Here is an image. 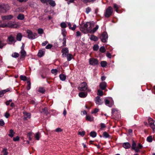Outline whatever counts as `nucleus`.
Wrapping results in <instances>:
<instances>
[{
	"instance_id": "864d4df0",
	"label": "nucleus",
	"mask_w": 155,
	"mask_h": 155,
	"mask_svg": "<svg viewBox=\"0 0 155 155\" xmlns=\"http://www.w3.org/2000/svg\"><path fill=\"white\" fill-rule=\"evenodd\" d=\"M147 140L149 142H151L152 141V137L151 136H149L147 138Z\"/></svg>"
},
{
	"instance_id": "1a4fd4ad",
	"label": "nucleus",
	"mask_w": 155,
	"mask_h": 155,
	"mask_svg": "<svg viewBox=\"0 0 155 155\" xmlns=\"http://www.w3.org/2000/svg\"><path fill=\"white\" fill-rule=\"evenodd\" d=\"M95 102L98 105H101L103 103V102L99 96H97L95 98Z\"/></svg>"
},
{
	"instance_id": "a19ab883",
	"label": "nucleus",
	"mask_w": 155,
	"mask_h": 155,
	"mask_svg": "<svg viewBox=\"0 0 155 155\" xmlns=\"http://www.w3.org/2000/svg\"><path fill=\"white\" fill-rule=\"evenodd\" d=\"M80 29L81 31L84 33H87V31L83 26L81 27Z\"/></svg>"
},
{
	"instance_id": "2eb2a0df",
	"label": "nucleus",
	"mask_w": 155,
	"mask_h": 155,
	"mask_svg": "<svg viewBox=\"0 0 155 155\" xmlns=\"http://www.w3.org/2000/svg\"><path fill=\"white\" fill-rule=\"evenodd\" d=\"M8 41L11 42H15L16 41V40L15 39V38L12 36V35H10L8 37Z\"/></svg>"
},
{
	"instance_id": "8fccbe9b",
	"label": "nucleus",
	"mask_w": 155,
	"mask_h": 155,
	"mask_svg": "<svg viewBox=\"0 0 155 155\" xmlns=\"http://www.w3.org/2000/svg\"><path fill=\"white\" fill-rule=\"evenodd\" d=\"M85 132L84 131H82V132L79 131L78 133V135H81V136H84L85 134Z\"/></svg>"
},
{
	"instance_id": "6e6d98bb",
	"label": "nucleus",
	"mask_w": 155,
	"mask_h": 155,
	"mask_svg": "<svg viewBox=\"0 0 155 155\" xmlns=\"http://www.w3.org/2000/svg\"><path fill=\"white\" fill-rule=\"evenodd\" d=\"M7 149L6 148H4L2 152H4V155H7L8 154V152L7 151Z\"/></svg>"
},
{
	"instance_id": "39448f33",
	"label": "nucleus",
	"mask_w": 155,
	"mask_h": 155,
	"mask_svg": "<svg viewBox=\"0 0 155 155\" xmlns=\"http://www.w3.org/2000/svg\"><path fill=\"white\" fill-rule=\"evenodd\" d=\"M89 63L90 65L94 66L98 65L99 62L97 59L91 58L89 59Z\"/></svg>"
},
{
	"instance_id": "a878e982",
	"label": "nucleus",
	"mask_w": 155,
	"mask_h": 155,
	"mask_svg": "<svg viewBox=\"0 0 155 155\" xmlns=\"http://www.w3.org/2000/svg\"><path fill=\"white\" fill-rule=\"evenodd\" d=\"M60 79L62 81H64L66 79V76L63 74H61L59 75Z\"/></svg>"
},
{
	"instance_id": "9b49d317",
	"label": "nucleus",
	"mask_w": 155,
	"mask_h": 155,
	"mask_svg": "<svg viewBox=\"0 0 155 155\" xmlns=\"http://www.w3.org/2000/svg\"><path fill=\"white\" fill-rule=\"evenodd\" d=\"M100 87L102 90H104L106 87L107 83L105 82H103L100 83Z\"/></svg>"
},
{
	"instance_id": "69168bd1",
	"label": "nucleus",
	"mask_w": 155,
	"mask_h": 155,
	"mask_svg": "<svg viewBox=\"0 0 155 155\" xmlns=\"http://www.w3.org/2000/svg\"><path fill=\"white\" fill-rule=\"evenodd\" d=\"M10 114L8 112H6L5 113V116L6 118H8Z\"/></svg>"
},
{
	"instance_id": "3c124183",
	"label": "nucleus",
	"mask_w": 155,
	"mask_h": 155,
	"mask_svg": "<svg viewBox=\"0 0 155 155\" xmlns=\"http://www.w3.org/2000/svg\"><path fill=\"white\" fill-rule=\"evenodd\" d=\"M99 48V46L97 45H95L93 48L94 50L97 51Z\"/></svg>"
},
{
	"instance_id": "49530a36",
	"label": "nucleus",
	"mask_w": 155,
	"mask_h": 155,
	"mask_svg": "<svg viewBox=\"0 0 155 155\" xmlns=\"http://www.w3.org/2000/svg\"><path fill=\"white\" fill-rule=\"evenodd\" d=\"M62 34L64 38L66 36V32L65 29H63L62 30Z\"/></svg>"
},
{
	"instance_id": "5701e85b",
	"label": "nucleus",
	"mask_w": 155,
	"mask_h": 155,
	"mask_svg": "<svg viewBox=\"0 0 155 155\" xmlns=\"http://www.w3.org/2000/svg\"><path fill=\"white\" fill-rule=\"evenodd\" d=\"M44 51L42 50H40L38 53V56L40 57H41L44 55Z\"/></svg>"
},
{
	"instance_id": "4d7b16f0",
	"label": "nucleus",
	"mask_w": 155,
	"mask_h": 155,
	"mask_svg": "<svg viewBox=\"0 0 155 155\" xmlns=\"http://www.w3.org/2000/svg\"><path fill=\"white\" fill-rule=\"evenodd\" d=\"M53 46V45L51 44H48L45 47V48L47 49H49L51 48Z\"/></svg>"
},
{
	"instance_id": "37998d69",
	"label": "nucleus",
	"mask_w": 155,
	"mask_h": 155,
	"mask_svg": "<svg viewBox=\"0 0 155 155\" xmlns=\"http://www.w3.org/2000/svg\"><path fill=\"white\" fill-rule=\"evenodd\" d=\"M84 3H86L88 2H93L96 0H81Z\"/></svg>"
},
{
	"instance_id": "a211bd4d",
	"label": "nucleus",
	"mask_w": 155,
	"mask_h": 155,
	"mask_svg": "<svg viewBox=\"0 0 155 155\" xmlns=\"http://www.w3.org/2000/svg\"><path fill=\"white\" fill-rule=\"evenodd\" d=\"M87 95V93L86 92H81L79 93L78 95L81 97L84 98L86 97Z\"/></svg>"
},
{
	"instance_id": "7ed1b4c3",
	"label": "nucleus",
	"mask_w": 155,
	"mask_h": 155,
	"mask_svg": "<svg viewBox=\"0 0 155 155\" xmlns=\"http://www.w3.org/2000/svg\"><path fill=\"white\" fill-rule=\"evenodd\" d=\"M113 11L112 8L110 7H109L106 10L104 13V15L106 18H109L110 16L112 13Z\"/></svg>"
},
{
	"instance_id": "ea45409f",
	"label": "nucleus",
	"mask_w": 155,
	"mask_h": 155,
	"mask_svg": "<svg viewBox=\"0 0 155 155\" xmlns=\"http://www.w3.org/2000/svg\"><path fill=\"white\" fill-rule=\"evenodd\" d=\"M40 134L39 132H38L35 134V137L37 140H39Z\"/></svg>"
},
{
	"instance_id": "c85d7f7f",
	"label": "nucleus",
	"mask_w": 155,
	"mask_h": 155,
	"mask_svg": "<svg viewBox=\"0 0 155 155\" xmlns=\"http://www.w3.org/2000/svg\"><path fill=\"white\" fill-rule=\"evenodd\" d=\"M90 136L92 137H95L97 136V133L95 131H91L90 134Z\"/></svg>"
},
{
	"instance_id": "b1692460",
	"label": "nucleus",
	"mask_w": 155,
	"mask_h": 155,
	"mask_svg": "<svg viewBox=\"0 0 155 155\" xmlns=\"http://www.w3.org/2000/svg\"><path fill=\"white\" fill-rule=\"evenodd\" d=\"M103 137L105 138H111V136L106 132H104L103 134Z\"/></svg>"
},
{
	"instance_id": "a18cd8bd",
	"label": "nucleus",
	"mask_w": 155,
	"mask_h": 155,
	"mask_svg": "<svg viewBox=\"0 0 155 155\" xmlns=\"http://www.w3.org/2000/svg\"><path fill=\"white\" fill-rule=\"evenodd\" d=\"M20 79L23 81H26L27 80V77L25 76L21 75L20 76Z\"/></svg>"
},
{
	"instance_id": "f03ea898",
	"label": "nucleus",
	"mask_w": 155,
	"mask_h": 155,
	"mask_svg": "<svg viewBox=\"0 0 155 155\" xmlns=\"http://www.w3.org/2000/svg\"><path fill=\"white\" fill-rule=\"evenodd\" d=\"M28 34V38L31 39H34L37 37V34L36 33H33V32L30 30H28L27 31Z\"/></svg>"
},
{
	"instance_id": "7c9ffc66",
	"label": "nucleus",
	"mask_w": 155,
	"mask_h": 155,
	"mask_svg": "<svg viewBox=\"0 0 155 155\" xmlns=\"http://www.w3.org/2000/svg\"><path fill=\"white\" fill-rule=\"evenodd\" d=\"M15 133L14 132L13 130L11 129L9 130V134H8V136L11 137H12L14 136Z\"/></svg>"
},
{
	"instance_id": "052dcab7",
	"label": "nucleus",
	"mask_w": 155,
	"mask_h": 155,
	"mask_svg": "<svg viewBox=\"0 0 155 155\" xmlns=\"http://www.w3.org/2000/svg\"><path fill=\"white\" fill-rule=\"evenodd\" d=\"M13 139L14 141H18L19 140V137L17 136L16 137H14Z\"/></svg>"
},
{
	"instance_id": "c9c22d12",
	"label": "nucleus",
	"mask_w": 155,
	"mask_h": 155,
	"mask_svg": "<svg viewBox=\"0 0 155 155\" xmlns=\"http://www.w3.org/2000/svg\"><path fill=\"white\" fill-rule=\"evenodd\" d=\"M38 33L39 34H42L44 33L43 29L41 28H39L38 30Z\"/></svg>"
},
{
	"instance_id": "f257e3e1",
	"label": "nucleus",
	"mask_w": 155,
	"mask_h": 155,
	"mask_svg": "<svg viewBox=\"0 0 155 155\" xmlns=\"http://www.w3.org/2000/svg\"><path fill=\"white\" fill-rule=\"evenodd\" d=\"M10 9V7L8 4H3L1 5L0 13H6Z\"/></svg>"
},
{
	"instance_id": "bf43d9fd",
	"label": "nucleus",
	"mask_w": 155,
	"mask_h": 155,
	"mask_svg": "<svg viewBox=\"0 0 155 155\" xmlns=\"http://www.w3.org/2000/svg\"><path fill=\"white\" fill-rule=\"evenodd\" d=\"M97 94L100 96H102L103 95V91L100 90H98L97 91Z\"/></svg>"
},
{
	"instance_id": "603ef678",
	"label": "nucleus",
	"mask_w": 155,
	"mask_h": 155,
	"mask_svg": "<svg viewBox=\"0 0 155 155\" xmlns=\"http://www.w3.org/2000/svg\"><path fill=\"white\" fill-rule=\"evenodd\" d=\"M66 39L65 38H64L63 39V42L62 43V46L64 47L66 46Z\"/></svg>"
},
{
	"instance_id": "774afa93",
	"label": "nucleus",
	"mask_w": 155,
	"mask_h": 155,
	"mask_svg": "<svg viewBox=\"0 0 155 155\" xmlns=\"http://www.w3.org/2000/svg\"><path fill=\"white\" fill-rule=\"evenodd\" d=\"M106 56L109 58H111V54L110 53L108 52L107 53Z\"/></svg>"
},
{
	"instance_id": "e2e57ef3",
	"label": "nucleus",
	"mask_w": 155,
	"mask_h": 155,
	"mask_svg": "<svg viewBox=\"0 0 155 155\" xmlns=\"http://www.w3.org/2000/svg\"><path fill=\"white\" fill-rule=\"evenodd\" d=\"M99 110V109L97 108H95V109L94 110V111H91V114H93L94 113H96L97 112H98Z\"/></svg>"
},
{
	"instance_id": "2f4dec72",
	"label": "nucleus",
	"mask_w": 155,
	"mask_h": 155,
	"mask_svg": "<svg viewBox=\"0 0 155 155\" xmlns=\"http://www.w3.org/2000/svg\"><path fill=\"white\" fill-rule=\"evenodd\" d=\"M87 23H89L90 24V26H91V25L92 24L91 22H90L89 23L87 22L86 24H84V25L83 27L85 28V29L87 31H88V30H90V29H88V28H87V27L88 26V25L87 24Z\"/></svg>"
},
{
	"instance_id": "412c9836",
	"label": "nucleus",
	"mask_w": 155,
	"mask_h": 155,
	"mask_svg": "<svg viewBox=\"0 0 155 155\" xmlns=\"http://www.w3.org/2000/svg\"><path fill=\"white\" fill-rule=\"evenodd\" d=\"M149 123L150 127L153 130H154L155 129V125L154 124L153 121L150 122V121L149 120Z\"/></svg>"
},
{
	"instance_id": "393cba45",
	"label": "nucleus",
	"mask_w": 155,
	"mask_h": 155,
	"mask_svg": "<svg viewBox=\"0 0 155 155\" xmlns=\"http://www.w3.org/2000/svg\"><path fill=\"white\" fill-rule=\"evenodd\" d=\"M41 112H43L46 115H47L48 113V108L47 107H45L44 108H43L42 109V111Z\"/></svg>"
},
{
	"instance_id": "cd10ccee",
	"label": "nucleus",
	"mask_w": 155,
	"mask_h": 155,
	"mask_svg": "<svg viewBox=\"0 0 155 155\" xmlns=\"http://www.w3.org/2000/svg\"><path fill=\"white\" fill-rule=\"evenodd\" d=\"M66 56L68 61H71L72 58V55L71 54H67Z\"/></svg>"
},
{
	"instance_id": "dca6fc26",
	"label": "nucleus",
	"mask_w": 155,
	"mask_h": 155,
	"mask_svg": "<svg viewBox=\"0 0 155 155\" xmlns=\"http://www.w3.org/2000/svg\"><path fill=\"white\" fill-rule=\"evenodd\" d=\"M21 58H24L26 55V52L24 49L21 50Z\"/></svg>"
},
{
	"instance_id": "aec40b11",
	"label": "nucleus",
	"mask_w": 155,
	"mask_h": 155,
	"mask_svg": "<svg viewBox=\"0 0 155 155\" xmlns=\"http://www.w3.org/2000/svg\"><path fill=\"white\" fill-rule=\"evenodd\" d=\"M22 37V35L21 34V33H18L17 34L16 36V40L18 41H20L21 40Z\"/></svg>"
},
{
	"instance_id": "423d86ee",
	"label": "nucleus",
	"mask_w": 155,
	"mask_h": 155,
	"mask_svg": "<svg viewBox=\"0 0 155 155\" xmlns=\"http://www.w3.org/2000/svg\"><path fill=\"white\" fill-rule=\"evenodd\" d=\"M87 85L85 82L81 83L78 87V89L81 91H84L87 89Z\"/></svg>"
},
{
	"instance_id": "f8f14e48",
	"label": "nucleus",
	"mask_w": 155,
	"mask_h": 155,
	"mask_svg": "<svg viewBox=\"0 0 155 155\" xmlns=\"http://www.w3.org/2000/svg\"><path fill=\"white\" fill-rule=\"evenodd\" d=\"M24 120H26L28 119H30L31 117V114L30 113H24Z\"/></svg>"
},
{
	"instance_id": "79ce46f5",
	"label": "nucleus",
	"mask_w": 155,
	"mask_h": 155,
	"mask_svg": "<svg viewBox=\"0 0 155 155\" xmlns=\"http://www.w3.org/2000/svg\"><path fill=\"white\" fill-rule=\"evenodd\" d=\"M51 72L52 74L56 75L57 74L58 70L56 69H52L51 70Z\"/></svg>"
},
{
	"instance_id": "bb28decb",
	"label": "nucleus",
	"mask_w": 155,
	"mask_h": 155,
	"mask_svg": "<svg viewBox=\"0 0 155 155\" xmlns=\"http://www.w3.org/2000/svg\"><path fill=\"white\" fill-rule=\"evenodd\" d=\"M41 2L45 3L47 5H49L50 1L51 0H40Z\"/></svg>"
},
{
	"instance_id": "680f3d73",
	"label": "nucleus",
	"mask_w": 155,
	"mask_h": 155,
	"mask_svg": "<svg viewBox=\"0 0 155 155\" xmlns=\"http://www.w3.org/2000/svg\"><path fill=\"white\" fill-rule=\"evenodd\" d=\"M0 27L3 28L7 27V24H2L0 25Z\"/></svg>"
},
{
	"instance_id": "f704fd0d",
	"label": "nucleus",
	"mask_w": 155,
	"mask_h": 155,
	"mask_svg": "<svg viewBox=\"0 0 155 155\" xmlns=\"http://www.w3.org/2000/svg\"><path fill=\"white\" fill-rule=\"evenodd\" d=\"M12 56L13 58H17L19 56V54L18 53L14 52L12 54Z\"/></svg>"
},
{
	"instance_id": "473e14b6",
	"label": "nucleus",
	"mask_w": 155,
	"mask_h": 155,
	"mask_svg": "<svg viewBox=\"0 0 155 155\" xmlns=\"http://www.w3.org/2000/svg\"><path fill=\"white\" fill-rule=\"evenodd\" d=\"M38 91L40 93H44L45 91V90L44 87H40L39 88Z\"/></svg>"
},
{
	"instance_id": "f3484780",
	"label": "nucleus",
	"mask_w": 155,
	"mask_h": 155,
	"mask_svg": "<svg viewBox=\"0 0 155 155\" xmlns=\"http://www.w3.org/2000/svg\"><path fill=\"white\" fill-rule=\"evenodd\" d=\"M90 39L91 40L95 41H97L98 40L97 37L94 35H91L90 36Z\"/></svg>"
},
{
	"instance_id": "58836bf2",
	"label": "nucleus",
	"mask_w": 155,
	"mask_h": 155,
	"mask_svg": "<svg viewBox=\"0 0 155 155\" xmlns=\"http://www.w3.org/2000/svg\"><path fill=\"white\" fill-rule=\"evenodd\" d=\"M114 8L115 9L116 11L118 12V9L119 8V6H118L116 4H114Z\"/></svg>"
},
{
	"instance_id": "ddd939ff",
	"label": "nucleus",
	"mask_w": 155,
	"mask_h": 155,
	"mask_svg": "<svg viewBox=\"0 0 155 155\" xmlns=\"http://www.w3.org/2000/svg\"><path fill=\"white\" fill-rule=\"evenodd\" d=\"M123 147L125 149H128L131 147L130 144L128 142H125L123 143Z\"/></svg>"
},
{
	"instance_id": "4be33fe9",
	"label": "nucleus",
	"mask_w": 155,
	"mask_h": 155,
	"mask_svg": "<svg viewBox=\"0 0 155 155\" xmlns=\"http://www.w3.org/2000/svg\"><path fill=\"white\" fill-rule=\"evenodd\" d=\"M24 18L25 17L24 15L21 14H19L17 17L18 19L20 20H23Z\"/></svg>"
},
{
	"instance_id": "13d9d810",
	"label": "nucleus",
	"mask_w": 155,
	"mask_h": 155,
	"mask_svg": "<svg viewBox=\"0 0 155 155\" xmlns=\"http://www.w3.org/2000/svg\"><path fill=\"white\" fill-rule=\"evenodd\" d=\"M5 122L2 119H1L0 120V126H4L5 125Z\"/></svg>"
},
{
	"instance_id": "338daca9",
	"label": "nucleus",
	"mask_w": 155,
	"mask_h": 155,
	"mask_svg": "<svg viewBox=\"0 0 155 155\" xmlns=\"http://www.w3.org/2000/svg\"><path fill=\"white\" fill-rule=\"evenodd\" d=\"M62 130L59 127L57 128L55 130V131L58 132H61Z\"/></svg>"
},
{
	"instance_id": "c03bdc74",
	"label": "nucleus",
	"mask_w": 155,
	"mask_h": 155,
	"mask_svg": "<svg viewBox=\"0 0 155 155\" xmlns=\"http://www.w3.org/2000/svg\"><path fill=\"white\" fill-rule=\"evenodd\" d=\"M60 25L62 28H65L67 27V25L64 22H63L61 23Z\"/></svg>"
},
{
	"instance_id": "4c0bfd02",
	"label": "nucleus",
	"mask_w": 155,
	"mask_h": 155,
	"mask_svg": "<svg viewBox=\"0 0 155 155\" xmlns=\"http://www.w3.org/2000/svg\"><path fill=\"white\" fill-rule=\"evenodd\" d=\"M49 5L51 6L54 7L55 6L56 3H55V2L54 1H53V0H51L50 1V3Z\"/></svg>"
},
{
	"instance_id": "0e129e2a",
	"label": "nucleus",
	"mask_w": 155,
	"mask_h": 155,
	"mask_svg": "<svg viewBox=\"0 0 155 155\" xmlns=\"http://www.w3.org/2000/svg\"><path fill=\"white\" fill-rule=\"evenodd\" d=\"M105 103L106 105H107L110 103V101L107 99H105L104 100Z\"/></svg>"
},
{
	"instance_id": "72a5a7b5",
	"label": "nucleus",
	"mask_w": 155,
	"mask_h": 155,
	"mask_svg": "<svg viewBox=\"0 0 155 155\" xmlns=\"http://www.w3.org/2000/svg\"><path fill=\"white\" fill-rule=\"evenodd\" d=\"M107 63L106 61H103L101 63V66L103 67H105L107 65Z\"/></svg>"
},
{
	"instance_id": "de8ad7c7",
	"label": "nucleus",
	"mask_w": 155,
	"mask_h": 155,
	"mask_svg": "<svg viewBox=\"0 0 155 155\" xmlns=\"http://www.w3.org/2000/svg\"><path fill=\"white\" fill-rule=\"evenodd\" d=\"M100 51L102 53L105 52L106 51V49L104 46H102L100 48Z\"/></svg>"
},
{
	"instance_id": "09e8293b",
	"label": "nucleus",
	"mask_w": 155,
	"mask_h": 155,
	"mask_svg": "<svg viewBox=\"0 0 155 155\" xmlns=\"http://www.w3.org/2000/svg\"><path fill=\"white\" fill-rule=\"evenodd\" d=\"M136 144L135 142L133 141L132 146V149H134L136 148Z\"/></svg>"
},
{
	"instance_id": "c756f323",
	"label": "nucleus",
	"mask_w": 155,
	"mask_h": 155,
	"mask_svg": "<svg viewBox=\"0 0 155 155\" xmlns=\"http://www.w3.org/2000/svg\"><path fill=\"white\" fill-rule=\"evenodd\" d=\"M86 119L88 121H91L93 120L94 118L92 117H91L89 115H87L86 116Z\"/></svg>"
},
{
	"instance_id": "4468645a",
	"label": "nucleus",
	"mask_w": 155,
	"mask_h": 155,
	"mask_svg": "<svg viewBox=\"0 0 155 155\" xmlns=\"http://www.w3.org/2000/svg\"><path fill=\"white\" fill-rule=\"evenodd\" d=\"M99 26L97 25L96 26L95 28H93V29H90L88 30V31L91 33H95L97 30L98 29Z\"/></svg>"
},
{
	"instance_id": "5fc2aeb1",
	"label": "nucleus",
	"mask_w": 155,
	"mask_h": 155,
	"mask_svg": "<svg viewBox=\"0 0 155 155\" xmlns=\"http://www.w3.org/2000/svg\"><path fill=\"white\" fill-rule=\"evenodd\" d=\"M91 9L89 7H87L86 9V13L88 14V13L91 11Z\"/></svg>"
},
{
	"instance_id": "e433bc0d",
	"label": "nucleus",
	"mask_w": 155,
	"mask_h": 155,
	"mask_svg": "<svg viewBox=\"0 0 155 155\" xmlns=\"http://www.w3.org/2000/svg\"><path fill=\"white\" fill-rule=\"evenodd\" d=\"M27 90H28L30 89L31 83L30 81H28L27 82Z\"/></svg>"
},
{
	"instance_id": "6ab92c4d",
	"label": "nucleus",
	"mask_w": 155,
	"mask_h": 155,
	"mask_svg": "<svg viewBox=\"0 0 155 155\" xmlns=\"http://www.w3.org/2000/svg\"><path fill=\"white\" fill-rule=\"evenodd\" d=\"M68 26L69 28L72 31H74L76 28V25L75 24L73 25V27H71V25L70 22L68 23Z\"/></svg>"
},
{
	"instance_id": "6e6552de",
	"label": "nucleus",
	"mask_w": 155,
	"mask_h": 155,
	"mask_svg": "<svg viewBox=\"0 0 155 155\" xmlns=\"http://www.w3.org/2000/svg\"><path fill=\"white\" fill-rule=\"evenodd\" d=\"M68 50L67 48H64L61 50V52L62 53V55L63 57H66L67 54H68Z\"/></svg>"
},
{
	"instance_id": "9d476101",
	"label": "nucleus",
	"mask_w": 155,
	"mask_h": 155,
	"mask_svg": "<svg viewBox=\"0 0 155 155\" xmlns=\"http://www.w3.org/2000/svg\"><path fill=\"white\" fill-rule=\"evenodd\" d=\"M1 18L3 20H10L13 18V16L12 15H10L6 16H2Z\"/></svg>"
},
{
	"instance_id": "0eeeda50",
	"label": "nucleus",
	"mask_w": 155,
	"mask_h": 155,
	"mask_svg": "<svg viewBox=\"0 0 155 155\" xmlns=\"http://www.w3.org/2000/svg\"><path fill=\"white\" fill-rule=\"evenodd\" d=\"M7 27L12 28H17L19 27V25L16 23H14L11 21L9 22L7 24Z\"/></svg>"
},
{
	"instance_id": "20e7f679",
	"label": "nucleus",
	"mask_w": 155,
	"mask_h": 155,
	"mask_svg": "<svg viewBox=\"0 0 155 155\" xmlns=\"http://www.w3.org/2000/svg\"><path fill=\"white\" fill-rule=\"evenodd\" d=\"M108 38V35L106 32H104L100 36V39L103 42L105 43L107 41Z\"/></svg>"
}]
</instances>
